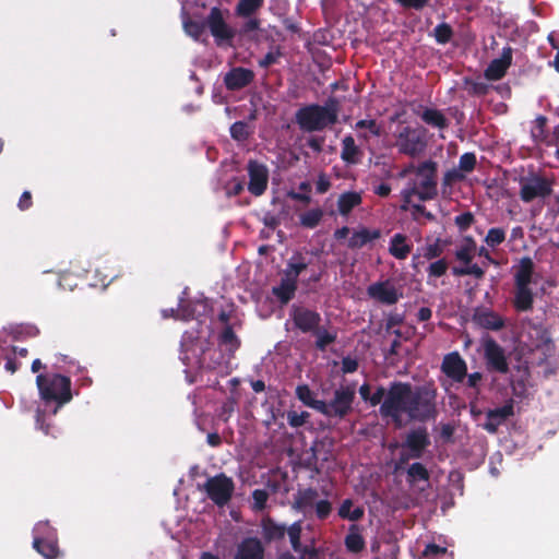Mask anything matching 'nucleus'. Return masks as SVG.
Here are the masks:
<instances>
[{
    "label": "nucleus",
    "mask_w": 559,
    "mask_h": 559,
    "mask_svg": "<svg viewBox=\"0 0 559 559\" xmlns=\"http://www.w3.org/2000/svg\"><path fill=\"white\" fill-rule=\"evenodd\" d=\"M338 119V100L330 97L324 105L309 104L295 112V122L304 132H320L334 126Z\"/></svg>",
    "instance_id": "obj_1"
},
{
    "label": "nucleus",
    "mask_w": 559,
    "mask_h": 559,
    "mask_svg": "<svg viewBox=\"0 0 559 559\" xmlns=\"http://www.w3.org/2000/svg\"><path fill=\"white\" fill-rule=\"evenodd\" d=\"M437 389L432 382L412 386L407 401L406 415L414 420L425 423L437 416Z\"/></svg>",
    "instance_id": "obj_2"
},
{
    "label": "nucleus",
    "mask_w": 559,
    "mask_h": 559,
    "mask_svg": "<svg viewBox=\"0 0 559 559\" xmlns=\"http://www.w3.org/2000/svg\"><path fill=\"white\" fill-rule=\"evenodd\" d=\"M36 384L40 399L46 402H56L62 406L72 400L71 379L60 373L38 374Z\"/></svg>",
    "instance_id": "obj_3"
},
{
    "label": "nucleus",
    "mask_w": 559,
    "mask_h": 559,
    "mask_svg": "<svg viewBox=\"0 0 559 559\" xmlns=\"http://www.w3.org/2000/svg\"><path fill=\"white\" fill-rule=\"evenodd\" d=\"M412 393V384L408 382L393 381L390 383L388 393L380 405L382 417H389L399 423L401 415L407 412V401Z\"/></svg>",
    "instance_id": "obj_4"
},
{
    "label": "nucleus",
    "mask_w": 559,
    "mask_h": 559,
    "mask_svg": "<svg viewBox=\"0 0 559 559\" xmlns=\"http://www.w3.org/2000/svg\"><path fill=\"white\" fill-rule=\"evenodd\" d=\"M431 444L426 427H418L406 433L401 443V452L395 462V471L403 469L411 460H419Z\"/></svg>",
    "instance_id": "obj_5"
},
{
    "label": "nucleus",
    "mask_w": 559,
    "mask_h": 559,
    "mask_svg": "<svg viewBox=\"0 0 559 559\" xmlns=\"http://www.w3.org/2000/svg\"><path fill=\"white\" fill-rule=\"evenodd\" d=\"M399 153L409 157L420 156L427 148L426 130L424 128L404 127L396 135Z\"/></svg>",
    "instance_id": "obj_6"
},
{
    "label": "nucleus",
    "mask_w": 559,
    "mask_h": 559,
    "mask_svg": "<svg viewBox=\"0 0 559 559\" xmlns=\"http://www.w3.org/2000/svg\"><path fill=\"white\" fill-rule=\"evenodd\" d=\"M202 488L207 498L217 507H224L230 501L234 495L235 483L231 477L227 476L225 473H219L209 477Z\"/></svg>",
    "instance_id": "obj_7"
},
{
    "label": "nucleus",
    "mask_w": 559,
    "mask_h": 559,
    "mask_svg": "<svg viewBox=\"0 0 559 559\" xmlns=\"http://www.w3.org/2000/svg\"><path fill=\"white\" fill-rule=\"evenodd\" d=\"M554 183V179L539 175L522 177L520 180V198L525 203H530L537 198L546 199L552 193Z\"/></svg>",
    "instance_id": "obj_8"
},
{
    "label": "nucleus",
    "mask_w": 559,
    "mask_h": 559,
    "mask_svg": "<svg viewBox=\"0 0 559 559\" xmlns=\"http://www.w3.org/2000/svg\"><path fill=\"white\" fill-rule=\"evenodd\" d=\"M486 368L490 372L507 374L510 371L504 348L491 336L481 340Z\"/></svg>",
    "instance_id": "obj_9"
},
{
    "label": "nucleus",
    "mask_w": 559,
    "mask_h": 559,
    "mask_svg": "<svg viewBox=\"0 0 559 559\" xmlns=\"http://www.w3.org/2000/svg\"><path fill=\"white\" fill-rule=\"evenodd\" d=\"M354 401V388L349 385L341 386L334 391L333 399L330 402H325V411L320 412V414L326 417L343 419L353 411Z\"/></svg>",
    "instance_id": "obj_10"
},
{
    "label": "nucleus",
    "mask_w": 559,
    "mask_h": 559,
    "mask_svg": "<svg viewBox=\"0 0 559 559\" xmlns=\"http://www.w3.org/2000/svg\"><path fill=\"white\" fill-rule=\"evenodd\" d=\"M437 169V163L431 159L425 160L416 167V175L423 178L419 183L420 201L433 200L438 195Z\"/></svg>",
    "instance_id": "obj_11"
},
{
    "label": "nucleus",
    "mask_w": 559,
    "mask_h": 559,
    "mask_svg": "<svg viewBox=\"0 0 559 559\" xmlns=\"http://www.w3.org/2000/svg\"><path fill=\"white\" fill-rule=\"evenodd\" d=\"M230 359L231 357L223 353V349L207 347L202 350L199 357V364L203 369L216 371L219 376H225L230 371Z\"/></svg>",
    "instance_id": "obj_12"
},
{
    "label": "nucleus",
    "mask_w": 559,
    "mask_h": 559,
    "mask_svg": "<svg viewBox=\"0 0 559 559\" xmlns=\"http://www.w3.org/2000/svg\"><path fill=\"white\" fill-rule=\"evenodd\" d=\"M205 26L210 28L217 45L230 41L235 36V32L227 25L223 11L218 7H213L210 10Z\"/></svg>",
    "instance_id": "obj_13"
},
{
    "label": "nucleus",
    "mask_w": 559,
    "mask_h": 559,
    "mask_svg": "<svg viewBox=\"0 0 559 559\" xmlns=\"http://www.w3.org/2000/svg\"><path fill=\"white\" fill-rule=\"evenodd\" d=\"M290 318L295 328L302 333H312L322 321L318 311L296 305L292 307Z\"/></svg>",
    "instance_id": "obj_14"
},
{
    "label": "nucleus",
    "mask_w": 559,
    "mask_h": 559,
    "mask_svg": "<svg viewBox=\"0 0 559 559\" xmlns=\"http://www.w3.org/2000/svg\"><path fill=\"white\" fill-rule=\"evenodd\" d=\"M248 175H249V183L248 190L254 197L262 195L269 182V170L267 167L257 160H249L248 163Z\"/></svg>",
    "instance_id": "obj_15"
},
{
    "label": "nucleus",
    "mask_w": 559,
    "mask_h": 559,
    "mask_svg": "<svg viewBox=\"0 0 559 559\" xmlns=\"http://www.w3.org/2000/svg\"><path fill=\"white\" fill-rule=\"evenodd\" d=\"M441 371L453 382L462 383L467 376V364L457 352L444 355Z\"/></svg>",
    "instance_id": "obj_16"
},
{
    "label": "nucleus",
    "mask_w": 559,
    "mask_h": 559,
    "mask_svg": "<svg viewBox=\"0 0 559 559\" xmlns=\"http://www.w3.org/2000/svg\"><path fill=\"white\" fill-rule=\"evenodd\" d=\"M367 294L371 299L383 305H394L402 297V294L397 292L389 280L379 281L369 285Z\"/></svg>",
    "instance_id": "obj_17"
},
{
    "label": "nucleus",
    "mask_w": 559,
    "mask_h": 559,
    "mask_svg": "<svg viewBox=\"0 0 559 559\" xmlns=\"http://www.w3.org/2000/svg\"><path fill=\"white\" fill-rule=\"evenodd\" d=\"M473 322L488 331H500L506 326L504 319L492 309L478 307L472 316Z\"/></svg>",
    "instance_id": "obj_18"
},
{
    "label": "nucleus",
    "mask_w": 559,
    "mask_h": 559,
    "mask_svg": "<svg viewBox=\"0 0 559 559\" xmlns=\"http://www.w3.org/2000/svg\"><path fill=\"white\" fill-rule=\"evenodd\" d=\"M514 415L513 402L509 401L501 407L489 409L486 413V421L483 428L489 433H496L498 428Z\"/></svg>",
    "instance_id": "obj_19"
},
{
    "label": "nucleus",
    "mask_w": 559,
    "mask_h": 559,
    "mask_svg": "<svg viewBox=\"0 0 559 559\" xmlns=\"http://www.w3.org/2000/svg\"><path fill=\"white\" fill-rule=\"evenodd\" d=\"M513 49L510 46L503 47L501 56L491 60L485 70V78L489 81L501 80L512 64Z\"/></svg>",
    "instance_id": "obj_20"
},
{
    "label": "nucleus",
    "mask_w": 559,
    "mask_h": 559,
    "mask_svg": "<svg viewBox=\"0 0 559 559\" xmlns=\"http://www.w3.org/2000/svg\"><path fill=\"white\" fill-rule=\"evenodd\" d=\"M254 80V72L242 67L231 68L224 75V84L228 91H239L249 86Z\"/></svg>",
    "instance_id": "obj_21"
},
{
    "label": "nucleus",
    "mask_w": 559,
    "mask_h": 559,
    "mask_svg": "<svg viewBox=\"0 0 559 559\" xmlns=\"http://www.w3.org/2000/svg\"><path fill=\"white\" fill-rule=\"evenodd\" d=\"M264 548L257 537L245 538L237 548L235 559H263Z\"/></svg>",
    "instance_id": "obj_22"
},
{
    "label": "nucleus",
    "mask_w": 559,
    "mask_h": 559,
    "mask_svg": "<svg viewBox=\"0 0 559 559\" xmlns=\"http://www.w3.org/2000/svg\"><path fill=\"white\" fill-rule=\"evenodd\" d=\"M286 525L280 524L271 516H265L261 521L262 537L266 543L278 542L285 537Z\"/></svg>",
    "instance_id": "obj_23"
},
{
    "label": "nucleus",
    "mask_w": 559,
    "mask_h": 559,
    "mask_svg": "<svg viewBox=\"0 0 559 559\" xmlns=\"http://www.w3.org/2000/svg\"><path fill=\"white\" fill-rule=\"evenodd\" d=\"M381 237L380 229H369L366 227H362L358 230H355L352 235V237L348 239V248L349 249H360L364 246L368 245L369 242H372L374 240H378Z\"/></svg>",
    "instance_id": "obj_24"
},
{
    "label": "nucleus",
    "mask_w": 559,
    "mask_h": 559,
    "mask_svg": "<svg viewBox=\"0 0 559 559\" xmlns=\"http://www.w3.org/2000/svg\"><path fill=\"white\" fill-rule=\"evenodd\" d=\"M217 341L219 348H224L231 358L241 345L239 337L236 335L230 324L224 326L223 331L218 334Z\"/></svg>",
    "instance_id": "obj_25"
},
{
    "label": "nucleus",
    "mask_w": 559,
    "mask_h": 559,
    "mask_svg": "<svg viewBox=\"0 0 559 559\" xmlns=\"http://www.w3.org/2000/svg\"><path fill=\"white\" fill-rule=\"evenodd\" d=\"M534 295L530 286L515 285L513 307L519 312H526L533 309Z\"/></svg>",
    "instance_id": "obj_26"
},
{
    "label": "nucleus",
    "mask_w": 559,
    "mask_h": 559,
    "mask_svg": "<svg viewBox=\"0 0 559 559\" xmlns=\"http://www.w3.org/2000/svg\"><path fill=\"white\" fill-rule=\"evenodd\" d=\"M296 290L297 282L285 275L281 278L280 285L272 288L273 295L282 305L288 304L294 298Z\"/></svg>",
    "instance_id": "obj_27"
},
{
    "label": "nucleus",
    "mask_w": 559,
    "mask_h": 559,
    "mask_svg": "<svg viewBox=\"0 0 559 559\" xmlns=\"http://www.w3.org/2000/svg\"><path fill=\"white\" fill-rule=\"evenodd\" d=\"M407 236L401 233L395 234L390 240L389 252L397 260H405L412 251V243Z\"/></svg>",
    "instance_id": "obj_28"
},
{
    "label": "nucleus",
    "mask_w": 559,
    "mask_h": 559,
    "mask_svg": "<svg viewBox=\"0 0 559 559\" xmlns=\"http://www.w3.org/2000/svg\"><path fill=\"white\" fill-rule=\"evenodd\" d=\"M360 148L356 145L352 135H346L342 140L341 158L348 165H356L360 162Z\"/></svg>",
    "instance_id": "obj_29"
},
{
    "label": "nucleus",
    "mask_w": 559,
    "mask_h": 559,
    "mask_svg": "<svg viewBox=\"0 0 559 559\" xmlns=\"http://www.w3.org/2000/svg\"><path fill=\"white\" fill-rule=\"evenodd\" d=\"M296 396L297 399L306 406L316 409L317 412L325 411V401L316 400L313 397V392L307 384H300L296 388Z\"/></svg>",
    "instance_id": "obj_30"
},
{
    "label": "nucleus",
    "mask_w": 559,
    "mask_h": 559,
    "mask_svg": "<svg viewBox=\"0 0 559 559\" xmlns=\"http://www.w3.org/2000/svg\"><path fill=\"white\" fill-rule=\"evenodd\" d=\"M344 544L346 549L352 554H359L365 549L366 542L358 525H350L348 534L345 536Z\"/></svg>",
    "instance_id": "obj_31"
},
{
    "label": "nucleus",
    "mask_w": 559,
    "mask_h": 559,
    "mask_svg": "<svg viewBox=\"0 0 559 559\" xmlns=\"http://www.w3.org/2000/svg\"><path fill=\"white\" fill-rule=\"evenodd\" d=\"M534 274V262L530 257H523L520 260L519 267L514 275L515 285L530 286Z\"/></svg>",
    "instance_id": "obj_32"
},
{
    "label": "nucleus",
    "mask_w": 559,
    "mask_h": 559,
    "mask_svg": "<svg viewBox=\"0 0 559 559\" xmlns=\"http://www.w3.org/2000/svg\"><path fill=\"white\" fill-rule=\"evenodd\" d=\"M181 17L185 33L197 41L201 40L206 28L205 22L192 20L185 10L181 13Z\"/></svg>",
    "instance_id": "obj_33"
},
{
    "label": "nucleus",
    "mask_w": 559,
    "mask_h": 559,
    "mask_svg": "<svg viewBox=\"0 0 559 559\" xmlns=\"http://www.w3.org/2000/svg\"><path fill=\"white\" fill-rule=\"evenodd\" d=\"M33 546L45 559H55L60 556L57 540L35 537Z\"/></svg>",
    "instance_id": "obj_34"
},
{
    "label": "nucleus",
    "mask_w": 559,
    "mask_h": 559,
    "mask_svg": "<svg viewBox=\"0 0 559 559\" xmlns=\"http://www.w3.org/2000/svg\"><path fill=\"white\" fill-rule=\"evenodd\" d=\"M420 119L432 128L447 129L449 120L441 110L436 108H425L420 114Z\"/></svg>",
    "instance_id": "obj_35"
},
{
    "label": "nucleus",
    "mask_w": 559,
    "mask_h": 559,
    "mask_svg": "<svg viewBox=\"0 0 559 559\" xmlns=\"http://www.w3.org/2000/svg\"><path fill=\"white\" fill-rule=\"evenodd\" d=\"M430 473L428 468L420 462H414L406 469V481L415 485L419 481H429Z\"/></svg>",
    "instance_id": "obj_36"
},
{
    "label": "nucleus",
    "mask_w": 559,
    "mask_h": 559,
    "mask_svg": "<svg viewBox=\"0 0 559 559\" xmlns=\"http://www.w3.org/2000/svg\"><path fill=\"white\" fill-rule=\"evenodd\" d=\"M312 335L316 336L314 346L320 352H325L328 346L333 344L337 338V332L335 330H328L319 325L317 330H314Z\"/></svg>",
    "instance_id": "obj_37"
},
{
    "label": "nucleus",
    "mask_w": 559,
    "mask_h": 559,
    "mask_svg": "<svg viewBox=\"0 0 559 559\" xmlns=\"http://www.w3.org/2000/svg\"><path fill=\"white\" fill-rule=\"evenodd\" d=\"M308 267L304 255L300 252H295L287 263L284 275L294 281H298V276Z\"/></svg>",
    "instance_id": "obj_38"
},
{
    "label": "nucleus",
    "mask_w": 559,
    "mask_h": 559,
    "mask_svg": "<svg viewBox=\"0 0 559 559\" xmlns=\"http://www.w3.org/2000/svg\"><path fill=\"white\" fill-rule=\"evenodd\" d=\"M362 199L358 192L349 191L344 192L337 200V209L342 215L349 214L354 207L361 203Z\"/></svg>",
    "instance_id": "obj_39"
},
{
    "label": "nucleus",
    "mask_w": 559,
    "mask_h": 559,
    "mask_svg": "<svg viewBox=\"0 0 559 559\" xmlns=\"http://www.w3.org/2000/svg\"><path fill=\"white\" fill-rule=\"evenodd\" d=\"M318 496V491L314 488L299 490L295 496L294 508L299 511H306L316 504L314 501Z\"/></svg>",
    "instance_id": "obj_40"
},
{
    "label": "nucleus",
    "mask_w": 559,
    "mask_h": 559,
    "mask_svg": "<svg viewBox=\"0 0 559 559\" xmlns=\"http://www.w3.org/2000/svg\"><path fill=\"white\" fill-rule=\"evenodd\" d=\"M5 331L14 341H22L28 337H35L39 333V330L32 324L10 325L8 329H5Z\"/></svg>",
    "instance_id": "obj_41"
},
{
    "label": "nucleus",
    "mask_w": 559,
    "mask_h": 559,
    "mask_svg": "<svg viewBox=\"0 0 559 559\" xmlns=\"http://www.w3.org/2000/svg\"><path fill=\"white\" fill-rule=\"evenodd\" d=\"M353 504L352 499H345L338 508V516L353 522L359 521L364 516L365 511L361 507L352 509Z\"/></svg>",
    "instance_id": "obj_42"
},
{
    "label": "nucleus",
    "mask_w": 559,
    "mask_h": 559,
    "mask_svg": "<svg viewBox=\"0 0 559 559\" xmlns=\"http://www.w3.org/2000/svg\"><path fill=\"white\" fill-rule=\"evenodd\" d=\"M263 3L264 0H239L236 7V13L242 17L251 16Z\"/></svg>",
    "instance_id": "obj_43"
},
{
    "label": "nucleus",
    "mask_w": 559,
    "mask_h": 559,
    "mask_svg": "<svg viewBox=\"0 0 559 559\" xmlns=\"http://www.w3.org/2000/svg\"><path fill=\"white\" fill-rule=\"evenodd\" d=\"M444 247H445V241H443L440 238H436L433 243H428L421 248V250H423L421 255L426 260H429V261L440 258L444 251Z\"/></svg>",
    "instance_id": "obj_44"
},
{
    "label": "nucleus",
    "mask_w": 559,
    "mask_h": 559,
    "mask_svg": "<svg viewBox=\"0 0 559 559\" xmlns=\"http://www.w3.org/2000/svg\"><path fill=\"white\" fill-rule=\"evenodd\" d=\"M301 531L302 527L300 521L294 522L290 526L286 527V534L288 535L292 548L295 551H299L304 548L300 542Z\"/></svg>",
    "instance_id": "obj_45"
},
{
    "label": "nucleus",
    "mask_w": 559,
    "mask_h": 559,
    "mask_svg": "<svg viewBox=\"0 0 559 559\" xmlns=\"http://www.w3.org/2000/svg\"><path fill=\"white\" fill-rule=\"evenodd\" d=\"M323 217V211L321 209H312L301 214L300 224L307 228H314L319 225Z\"/></svg>",
    "instance_id": "obj_46"
},
{
    "label": "nucleus",
    "mask_w": 559,
    "mask_h": 559,
    "mask_svg": "<svg viewBox=\"0 0 559 559\" xmlns=\"http://www.w3.org/2000/svg\"><path fill=\"white\" fill-rule=\"evenodd\" d=\"M230 136L238 141L243 142L247 141L250 136L249 126L245 121H236L230 126Z\"/></svg>",
    "instance_id": "obj_47"
},
{
    "label": "nucleus",
    "mask_w": 559,
    "mask_h": 559,
    "mask_svg": "<svg viewBox=\"0 0 559 559\" xmlns=\"http://www.w3.org/2000/svg\"><path fill=\"white\" fill-rule=\"evenodd\" d=\"M477 159L473 152H467L461 155L459 159V170L464 175L472 173L476 168Z\"/></svg>",
    "instance_id": "obj_48"
},
{
    "label": "nucleus",
    "mask_w": 559,
    "mask_h": 559,
    "mask_svg": "<svg viewBox=\"0 0 559 559\" xmlns=\"http://www.w3.org/2000/svg\"><path fill=\"white\" fill-rule=\"evenodd\" d=\"M506 240V231L503 228L493 227L490 228L485 237L487 246L495 248L501 245Z\"/></svg>",
    "instance_id": "obj_49"
},
{
    "label": "nucleus",
    "mask_w": 559,
    "mask_h": 559,
    "mask_svg": "<svg viewBox=\"0 0 559 559\" xmlns=\"http://www.w3.org/2000/svg\"><path fill=\"white\" fill-rule=\"evenodd\" d=\"M464 179L465 175L457 168H452L445 171L442 178L443 192H445L447 188H452L454 183L463 181Z\"/></svg>",
    "instance_id": "obj_50"
},
{
    "label": "nucleus",
    "mask_w": 559,
    "mask_h": 559,
    "mask_svg": "<svg viewBox=\"0 0 559 559\" xmlns=\"http://www.w3.org/2000/svg\"><path fill=\"white\" fill-rule=\"evenodd\" d=\"M435 38L439 44H447L453 36L452 27L448 23L438 24L435 29Z\"/></svg>",
    "instance_id": "obj_51"
},
{
    "label": "nucleus",
    "mask_w": 559,
    "mask_h": 559,
    "mask_svg": "<svg viewBox=\"0 0 559 559\" xmlns=\"http://www.w3.org/2000/svg\"><path fill=\"white\" fill-rule=\"evenodd\" d=\"M449 269V264L445 259H439L435 262H431L427 267L428 277H441L443 276Z\"/></svg>",
    "instance_id": "obj_52"
},
{
    "label": "nucleus",
    "mask_w": 559,
    "mask_h": 559,
    "mask_svg": "<svg viewBox=\"0 0 559 559\" xmlns=\"http://www.w3.org/2000/svg\"><path fill=\"white\" fill-rule=\"evenodd\" d=\"M475 223V216L467 211L454 217V224L461 233L466 231Z\"/></svg>",
    "instance_id": "obj_53"
},
{
    "label": "nucleus",
    "mask_w": 559,
    "mask_h": 559,
    "mask_svg": "<svg viewBox=\"0 0 559 559\" xmlns=\"http://www.w3.org/2000/svg\"><path fill=\"white\" fill-rule=\"evenodd\" d=\"M310 414L306 411L297 413L295 411L287 412V421L290 427L298 428L304 426L309 419Z\"/></svg>",
    "instance_id": "obj_54"
},
{
    "label": "nucleus",
    "mask_w": 559,
    "mask_h": 559,
    "mask_svg": "<svg viewBox=\"0 0 559 559\" xmlns=\"http://www.w3.org/2000/svg\"><path fill=\"white\" fill-rule=\"evenodd\" d=\"M252 509L254 511H262L266 507V502L269 500V492L265 489H254L252 491Z\"/></svg>",
    "instance_id": "obj_55"
},
{
    "label": "nucleus",
    "mask_w": 559,
    "mask_h": 559,
    "mask_svg": "<svg viewBox=\"0 0 559 559\" xmlns=\"http://www.w3.org/2000/svg\"><path fill=\"white\" fill-rule=\"evenodd\" d=\"M355 129H368L369 132L374 136H380L382 134L381 127L377 123L374 119H361L355 123Z\"/></svg>",
    "instance_id": "obj_56"
},
{
    "label": "nucleus",
    "mask_w": 559,
    "mask_h": 559,
    "mask_svg": "<svg viewBox=\"0 0 559 559\" xmlns=\"http://www.w3.org/2000/svg\"><path fill=\"white\" fill-rule=\"evenodd\" d=\"M299 190L300 192H292L290 193V197L293 200H296V201H299V202H302V203H310L311 202V197H310V191H311V186L309 182H301L299 185Z\"/></svg>",
    "instance_id": "obj_57"
},
{
    "label": "nucleus",
    "mask_w": 559,
    "mask_h": 559,
    "mask_svg": "<svg viewBox=\"0 0 559 559\" xmlns=\"http://www.w3.org/2000/svg\"><path fill=\"white\" fill-rule=\"evenodd\" d=\"M535 126L532 130V136L536 140V141H542L546 138V123H547V118L545 116H538L535 121H534Z\"/></svg>",
    "instance_id": "obj_58"
},
{
    "label": "nucleus",
    "mask_w": 559,
    "mask_h": 559,
    "mask_svg": "<svg viewBox=\"0 0 559 559\" xmlns=\"http://www.w3.org/2000/svg\"><path fill=\"white\" fill-rule=\"evenodd\" d=\"M447 556V548L436 544H428L421 552L420 559H429V557L443 558Z\"/></svg>",
    "instance_id": "obj_59"
},
{
    "label": "nucleus",
    "mask_w": 559,
    "mask_h": 559,
    "mask_svg": "<svg viewBox=\"0 0 559 559\" xmlns=\"http://www.w3.org/2000/svg\"><path fill=\"white\" fill-rule=\"evenodd\" d=\"M316 514L319 520H325L331 511H332V504L329 500H320L316 504Z\"/></svg>",
    "instance_id": "obj_60"
},
{
    "label": "nucleus",
    "mask_w": 559,
    "mask_h": 559,
    "mask_svg": "<svg viewBox=\"0 0 559 559\" xmlns=\"http://www.w3.org/2000/svg\"><path fill=\"white\" fill-rule=\"evenodd\" d=\"M281 56L282 53L278 49L275 51H269L262 59L259 60V66L263 69H267L275 64Z\"/></svg>",
    "instance_id": "obj_61"
},
{
    "label": "nucleus",
    "mask_w": 559,
    "mask_h": 559,
    "mask_svg": "<svg viewBox=\"0 0 559 559\" xmlns=\"http://www.w3.org/2000/svg\"><path fill=\"white\" fill-rule=\"evenodd\" d=\"M395 2L404 9L420 11L428 5L429 0H395Z\"/></svg>",
    "instance_id": "obj_62"
},
{
    "label": "nucleus",
    "mask_w": 559,
    "mask_h": 559,
    "mask_svg": "<svg viewBox=\"0 0 559 559\" xmlns=\"http://www.w3.org/2000/svg\"><path fill=\"white\" fill-rule=\"evenodd\" d=\"M245 189V185L241 180L234 178L226 186V194L227 197H236L239 195Z\"/></svg>",
    "instance_id": "obj_63"
},
{
    "label": "nucleus",
    "mask_w": 559,
    "mask_h": 559,
    "mask_svg": "<svg viewBox=\"0 0 559 559\" xmlns=\"http://www.w3.org/2000/svg\"><path fill=\"white\" fill-rule=\"evenodd\" d=\"M58 285L62 289L73 290V288L78 285L75 282V276L71 273H63L60 275L58 280Z\"/></svg>",
    "instance_id": "obj_64"
}]
</instances>
